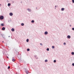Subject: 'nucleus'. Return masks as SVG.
<instances>
[{
	"label": "nucleus",
	"instance_id": "obj_1",
	"mask_svg": "<svg viewBox=\"0 0 74 74\" xmlns=\"http://www.w3.org/2000/svg\"><path fill=\"white\" fill-rule=\"evenodd\" d=\"M4 17L3 16H1L0 17V18L1 20H3V19Z\"/></svg>",
	"mask_w": 74,
	"mask_h": 74
},
{
	"label": "nucleus",
	"instance_id": "obj_2",
	"mask_svg": "<svg viewBox=\"0 0 74 74\" xmlns=\"http://www.w3.org/2000/svg\"><path fill=\"white\" fill-rule=\"evenodd\" d=\"M48 34V32H47V31H46L45 32V35H47V34Z\"/></svg>",
	"mask_w": 74,
	"mask_h": 74
},
{
	"label": "nucleus",
	"instance_id": "obj_3",
	"mask_svg": "<svg viewBox=\"0 0 74 74\" xmlns=\"http://www.w3.org/2000/svg\"><path fill=\"white\" fill-rule=\"evenodd\" d=\"M15 60L14 59V57H13V58H12V60L13 61H14Z\"/></svg>",
	"mask_w": 74,
	"mask_h": 74
},
{
	"label": "nucleus",
	"instance_id": "obj_4",
	"mask_svg": "<svg viewBox=\"0 0 74 74\" xmlns=\"http://www.w3.org/2000/svg\"><path fill=\"white\" fill-rule=\"evenodd\" d=\"M13 14L12 13H10V16H12Z\"/></svg>",
	"mask_w": 74,
	"mask_h": 74
},
{
	"label": "nucleus",
	"instance_id": "obj_5",
	"mask_svg": "<svg viewBox=\"0 0 74 74\" xmlns=\"http://www.w3.org/2000/svg\"><path fill=\"white\" fill-rule=\"evenodd\" d=\"M67 37L69 39L71 37V36H70V35H68V36H67Z\"/></svg>",
	"mask_w": 74,
	"mask_h": 74
},
{
	"label": "nucleus",
	"instance_id": "obj_6",
	"mask_svg": "<svg viewBox=\"0 0 74 74\" xmlns=\"http://www.w3.org/2000/svg\"><path fill=\"white\" fill-rule=\"evenodd\" d=\"M11 30L12 31H14V28H12Z\"/></svg>",
	"mask_w": 74,
	"mask_h": 74
},
{
	"label": "nucleus",
	"instance_id": "obj_7",
	"mask_svg": "<svg viewBox=\"0 0 74 74\" xmlns=\"http://www.w3.org/2000/svg\"><path fill=\"white\" fill-rule=\"evenodd\" d=\"M5 27H3L2 28V30H5Z\"/></svg>",
	"mask_w": 74,
	"mask_h": 74
},
{
	"label": "nucleus",
	"instance_id": "obj_8",
	"mask_svg": "<svg viewBox=\"0 0 74 74\" xmlns=\"http://www.w3.org/2000/svg\"><path fill=\"white\" fill-rule=\"evenodd\" d=\"M64 10V8H62L61 9V10H62V11H63V10Z\"/></svg>",
	"mask_w": 74,
	"mask_h": 74
},
{
	"label": "nucleus",
	"instance_id": "obj_9",
	"mask_svg": "<svg viewBox=\"0 0 74 74\" xmlns=\"http://www.w3.org/2000/svg\"><path fill=\"white\" fill-rule=\"evenodd\" d=\"M25 72H26V73H27V74H28V73L29 72L27 71H25Z\"/></svg>",
	"mask_w": 74,
	"mask_h": 74
},
{
	"label": "nucleus",
	"instance_id": "obj_10",
	"mask_svg": "<svg viewBox=\"0 0 74 74\" xmlns=\"http://www.w3.org/2000/svg\"><path fill=\"white\" fill-rule=\"evenodd\" d=\"M71 54L73 55H74V52H72Z\"/></svg>",
	"mask_w": 74,
	"mask_h": 74
},
{
	"label": "nucleus",
	"instance_id": "obj_11",
	"mask_svg": "<svg viewBox=\"0 0 74 74\" xmlns=\"http://www.w3.org/2000/svg\"><path fill=\"white\" fill-rule=\"evenodd\" d=\"M10 3H8V5L9 6H10Z\"/></svg>",
	"mask_w": 74,
	"mask_h": 74
},
{
	"label": "nucleus",
	"instance_id": "obj_12",
	"mask_svg": "<svg viewBox=\"0 0 74 74\" xmlns=\"http://www.w3.org/2000/svg\"><path fill=\"white\" fill-rule=\"evenodd\" d=\"M29 40L28 39H27V42H29Z\"/></svg>",
	"mask_w": 74,
	"mask_h": 74
},
{
	"label": "nucleus",
	"instance_id": "obj_13",
	"mask_svg": "<svg viewBox=\"0 0 74 74\" xmlns=\"http://www.w3.org/2000/svg\"><path fill=\"white\" fill-rule=\"evenodd\" d=\"M34 20H32V23H34Z\"/></svg>",
	"mask_w": 74,
	"mask_h": 74
},
{
	"label": "nucleus",
	"instance_id": "obj_14",
	"mask_svg": "<svg viewBox=\"0 0 74 74\" xmlns=\"http://www.w3.org/2000/svg\"><path fill=\"white\" fill-rule=\"evenodd\" d=\"M52 48H53V49H54V48H55V46H52Z\"/></svg>",
	"mask_w": 74,
	"mask_h": 74
},
{
	"label": "nucleus",
	"instance_id": "obj_15",
	"mask_svg": "<svg viewBox=\"0 0 74 74\" xmlns=\"http://www.w3.org/2000/svg\"><path fill=\"white\" fill-rule=\"evenodd\" d=\"M47 50L48 51H49V48H47Z\"/></svg>",
	"mask_w": 74,
	"mask_h": 74
},
{
	"label": "nucleus",
	"instance_id": "obj_16",
	"mask_svg": "<svg viewBox=\"0 0 74 74\" xmlns=\"http://www.w3.org/2000/svg\"><path fill=\"white\" fill-rule=\"evenodd\" d=\"M27 51H29V50H30L29 49H27Z\"/></svg>",
	"mask_w": 74,
	"mask_h": 74
},
{
	"label": "nucleus",
	"instance_id": "obj_17",
	"mask_svg": "<svg viewBox=\"0 0 74 74\" xmlns=\"http://www.w3.org/2000/svg\"><path fill=\"white\" fill-rule=\"evenodd\" d=\"M24 25V23H22V24H21V25L23 26V25Z\"/></svg>",
	"mask_w": 74,
	"mask_h": 74
},
{
	"label": "nucleus",
	"instance_id": "obj_18",
	"mask_svg": "<svg viewBox=\"0 0 74 74\" xmlns=\"http://www.w3.org/2000/svg\"><path fill=\"white\" fill-rule=\"evenodd\" d=\"M45 62H47V61H48L47 60H45Z\"/></svg>",
	"mask_w": 74,
	"mask_h": 74
},
{
	"label": "nucleus",
	"instance_id": "obj_19",
	"mask_svg": "<svg viewBox=\"0 0 74 74\" xmlns=\"http://www.w3.org/2000/svg\"><path fill=\"white\" fill-rule=\"evenodd\" d=\"M56 60H54V62H56Z\"/></svg>",
	"mask_w": 74,
	"mask_h": 74
},
{
	"label": "nucleus",
	"instance_id": "obj_20",
	"mask_svg": "<svg viewBox=\"0 0 74 74\" xmlns=\"http://www.w3.org/2000/svg\"><path fill=\"white\" fill-rule=\"evenodd\" d=\"M27 10H28V11H31V10H30V9H28Z\"/></svg>",
	"mask_w": 74,
	"mask_h": 74
},
{
	"label": "nucleus",
	"instance_id": "obj_21",
	"mask_svg": "<svg viewBox=\"0 0 74 74\" xmlns=\"http://www.w3.org/2000/svg\"><path fill=\"white\" fill-rule=\"evenodd\" d=\"M64 45H66V43H65V42L64 43Z\"/></svg>",
	"mask_w": 74,
	"mask_h": 74
},
{
	"label": "nucleus",
	"instance_id": "obj_22",
	"mask_svg": "<svg viewBox=\"0 0 74 74\" xmlns=\"http://www.w3.org/2000/svg\"><path fill=\"white\" fill-rule=\"evenodd\" d=\"M73 3H74V0H72Z\"/></svg>",
	"mask_w": 74,
	"mask_h": 74
},
{
	"label": "nucleus",
	"instance_id": "obj_23",
	"mask_svg": "<svg viewBox=\"0 0 74 74\" xmlns=\"http://www.w3.org/2000/svg\"><path fill=\"white\" fill-rule=\"evenodd\" d=\"M10 66H8V69H10Z\"/></svg>",
	"mask_w": 74,
	"mask_h": 74
},
{
	"label": "nucleus",
	"instance_id": "obj_24",
	"mask_svg": "<svg viewBox=\"0 0 74 74\" xmlns=\"http://www.w3.org/2000/svg\"><path fill=\"white\" fill-rule=\"evenodd\" d=\"M1 25H2V26H3V25H4L3 24H1Z\"/></svg>",
	"mask_w": 74,
	"mask_h": 74
},
{
	"label": "nucleus",
	"instance_id": "obj_25",
	"mask_svg": "<svg viewBox=\"0 0 74 74\" xmlns=\"http://www.w3.org/2000/svg\"><path fill=\"white\" fill-rule=\"evenodd\" d=\"M72 65L73 66H74V63H73L72 64Z\"/></svg>",
	"mask_w": 74,
	"mask_h": 74
},
{
	"label": "nucleus",
	"instance_id": "obj_26",
	"mask_svg": "<svg viewBox=\"0 0 74 74\" xmlns=\"http://www.w3.org/2000/svg\"><path fill=\"white\" fill-rule=\"evenodd\" d=\"M72 30H74V28H72Z\"/></svg>",
	"mask_w": 74,
	"mask_h": 74
},
{
	"label": "nucleus",
	"instance_id": "obj_27",
	"mask_svg": "<svg viewBox=\"0 0 74 74\" xmlns=\"http://www.w3.org/2000/svg\"><path fill=\"white\" fill-rule=\"evenodd\" d=\"M40 45H41V46H42V43H40Z\"/></svg>",
	"mask_w": 74,
	"mask_h": 74
},
{
	"label": "nucleus",
	"instance_id": "obj_28",
	"mask_svg": "<svg viewBox=\"0 0 74 74\" xmlns=\"http://www.w3.org/2000/svg\"><path fill=\"white\" fill-rule=\"evenodd\" d=\"M0 5L1 6V4H0Z\"/></svg>",
	"mask_w": 74,
	"mask_h": 74
},
{
	"label": "nucleus",
	"instance_id": "obj_29",
	"mask_svg": "<svg viewBox=\"0 0 74 74\" xmlns=\"http://www.w3.org/2000/svg\"><path fill=\"white\" fill-rule=\"evenodd\" d=\"M2 42H3V43H4V41H2Z\"/></svg>",
	"mask_w": 74,
	"mask_h": 74
},
{
	"label": "nucleus",
	"instance_id": "obj_30",
	"mask_svg": "<svg viewBox=\"0 0 74 74\" xmlns=\"http://www.w3.org/2000/svg\"><path fill=\"white\" fill-rule=\"evenodd\" d=\"M7 58H9L8 57H7Z\"/></svg>",
	"mask_w": 74,
	"mask_h": 74
}]
</instances>
